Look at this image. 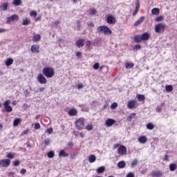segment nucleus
Listing matches in <instances>:
<instances>
[{
    "instance_id": "f257e3e1",
    "label": "nucleus",
    "mask_w": 177,
    "mask_h": 177,
    "mask_svg": "<svg viewBox=\"0 0 177 177\" xmlns=\"http://www.w3.org/2000/svg\"><path fill=\"white\" fill-rule=\"evenodd\" d=\"M97 31L100 34H104V35H111V30L106 26H101L97 28Z\"/></svg>"
},
{
    "instance_id": "f03ea898",
    "label": "nucleus",
    "mask_w": 177,
    "mask_h": 177,
    "mask_svg": "<svg viewBox=\"0 0 177 177\" xmlns=\"http://www.w3.org/2000/svg\"><path fill=\"white\" fill-rule=\"evenodd\" d=\"M43 74L46 78H52L55 75V71L52 68L46 67L43 69Z\"/></svg>"
},
{
    "instance_id": "7ed1b4c3",
    "label": "nucleus",
    "mask_w": 177,
    "mask_h": 177,
    "mask_svg": "<svg viewBox=\"0 0 177 177\" xmlns=\"http://www.w3.org/2000/svg\"><path fill=\"white\" fill-rule=\"evenodd\" d=\"M75 125L77 129L81 131V129H84V127H85V122L84 121V118H80L75 122Z\"/></svg>"
},
{
    "instance_id": "20e7f679",
    "label": "nucleus",
    "mask_w": 177,
    "mask_h": 177,
    "mask_svg": "<svg viewBox=\"0 0 177 177\" xmlns=\"http://www.w3.org/2000/svg\"><path fill=\"white\" fill-rule=\"evenodd\" d=\"M167 28V24L164 23H160L155 26V32L160 33L161 31H164Z\"/></svg>"
},
{
    "instance_id": "39448f33",
    "label": "nucleus",
    "mask_w": 177,
    "mask_h": 177,
    "mask_svg": "<svg viewBox=\"0 0 177 177\" xmlns=\"http://www.w3.org/2000/svg\"><path fill=\"white\" fill-rule=\"evenodd\" d=\"M10 104V100H6L3 103L4 109L6 111H7V113H10L13 111V108H12V106Z\"/></svg>"
},
{
    "instance_id": "423d86ee",
    "label": "nucleus",
    "mask_w": 177,
    "mask_h": 177,
    "mask_svg": "<svg viewBox=\"0 0 177 177\" xmlns=\"http://www.w3.org/2000/svg\"><path fill=\"white\" fill-rule=\"evenodd\" d=\"M128 109H136L138 107V101L136 100H130L127 102Z\"/></svg>"
},
{
    "instance_id": "0eeeda50",
    "label": "nucleus",
    "mask_w": 177,
    "mask_h": 177,
    "mask_svg": "<svg viewBox=\"0 0 177 177\" xmlns=\"http://www.w3.org/2000/svg\"><path fill=\"white\" fill-rule=\"evenodd\" d=\"M118 153L119 156H126L127 154V147L124 145H120L118 149Z\"/></svg>"
},
{
    "instance_id": "6e6552de",
    "label": "nucleus",
    "mask_w": 177,
    "mask_h": 177,
    "mask_svg": "<svg viewBox=\"0 0 177 177\" xmlns=\"http://www.w3.org/2000/svg\"><path fill=\"white\" fill-rule=\"evenodd\" d=\"M19 20V15H13L7 18V24H10L12 21H17Z\"/></svg>"
},
{
    "instance_id": "1a4fd4ad",
    "label": "nucleus",
    "mask_w": 177,
    "mask_h": 177,
    "mask_svg": "<svg viewBox=\"0 0 177 177\" xmlns=\"http://www.w3.org/2000/svg\"><path fill=\"white\" fill-rule=\"evenodd\" d=\"M37 81L38 82H39V84H46L48 82V81L46 80V78L42 74L38 75Z\"/></svg>"
},
{
    "instance_id": "9d476101",
    "label": "nucleus",
    "mask_w": 177,
    "mask_h": 177,
    "mask_svg": "<svg viewBox=\"0 0 177 177\" xmlns=\"http://www.w3.org/2000/svg\"><path fill=\"white\" fill-rule=\"evenodd\" d=\"M0 165L3 167H9L10 165V160L4 159L0 161Z\"/></svg>"
},
{
    "instance_id": "9b49d317",
    "label": "nucleus",
    "mask_w": 177,
    "mask_h": 177,
    "mask_svg": "<svg viewBox=\"0 0 177 177\" xmlns=\"http://www.w3.org/2000/svg\"><path fill=\"white\" fill-rule=\"evenodd\" d=\"M106 21L108 24H115V17L113 15H109L106 17Z\"/></svg>"
},
{
    "instance_id": "f8f14e48",
    "label": "nucleus",
    "mask_w": 177,
    "mask_h": 177,
    "mask_svg": "<svg viewBox=\"0 0 177 177\" xmlns=\"http://www.w3.org/2000/svg\"><path fill=\"white\" fill-rule=\"evenodd\" d=\"M30 50L32 53H39V46L34 44L31 46Z\"/></svg>"
},
{
    "instance_id": "ddd939ff",
    "label": "nucleus",
    "mask_w": 177,
    "mask_h": 177,
    "mask_svg": "<svg viewBox=\"0 0 177 177\" xmlns=\"http://www.w3.org/2000/svg\"><path fill=\"white\" fill-rule=\"evenodd\" d=\"M68 114L71 117H74L78 114V111L77 110V109L73 108L68 111Z\"/></svg>"
},
{
    "instance_id": "4468645a",
    "label": "nucleus",
    "mask_w": 177,
    "mask_h": 177,
    "mask_svg": "<svg viewBox=\"0 0 177 177\" xmlns=\"http://www.w3.org/2000/svg\"><path fill=\"white\" fill-rule=\"evenodd\" d=\"M115 124V120L114 119H107L105 121V124L106 127H113Z\"/></svg>"
},
{
    "instance_id": "2eb2a0df",
    "label": "nucleus",
    "mask_w": 177,
    "mask_h": 177,
    "mask_svg": "<svg viewBox=\"0 0 177 177\" xmlns=\"http://www.w3.org/2000/svg\"><path fill=\"white\" fill-rule=\"evenodd\" d=\"M139 143H141V145H145V143L147 142V138L145 136H140L138 139Z\"/></svg>"
},
{
    "instance_id": "dca6fc26",
    "label": "nucleus",
    "mask_w": 177,
    "mask_h": 177,
    "mask_svg": "<svg viewBox=\"0 0 177 177\" xmlns=\"http://www.w3.org/2000/svg\"><path fill=\"white\" fill-rule=\"evenodd\" d=\"M143 21H145V17H141L134 23V26L138 27V26H140V24H142Z\"/></svg>"
},
{
    "instance_id": "f3484780",
    "label": "nucleus",
    "mask_w": 177,
    "mask_h": 177,
    "mask_svg": "<svg viewBox=\"0 0 177 177\" xmlns=\"http://www.w3.org/2000/svg\"><path fill=\"white\" fill-rule=\"evenodd\" d=\"M84 42L85 40H84V39H80L76 41V46L77 48H82V46H84Z\"/></svg>"
},
{
    "instance_id": "a211bd4d",
    "label": "nucleus",
    "mask_w": 177,
    "mask_h": 177,
    "mask_svg": "<svg viewBox=\"0 0 177 177\" xmlns=\"http://www.w3.org/2000/svg\"><path fill=\"white\" fill-rule=\"evenodd\" d=\"M142 41H147L150 38V34L148 32H145L141 35Z\"/></svg>"
},
{
    "instance_id": "6ab92c4d",
    "label": "nucleus",
    "mask_w": 177,
    "mask_h": 177,
    "mask_svg": "<svg viewBox=\"0 0 177 177\" xmlns=\"http://www.w3.org/2000/svg\"><path fill=\"white\" fill-rule=\"evenodd\" d=\"M152 176L153 177L162 176V172H161L160 171H154L152 172Z\"/></svg>"
},
{
    "instance_id": "aec40b11",
    "label": "nucleus",
    "mask_w": 177,
    "mask_h": 177,
    "mask_svg": "<svg viewBox=\"0 0 177 177\" xmlns=\"http://www.w3.org/2000/svg\"><path fill=\"white\" fill-rule=\"evenodd\" d=\"M8 6H9V3H8V2L3 3L0 6V8L1 9V10H3V12H5L6 10H8Z\"/></svg>"
},
{
    "instance_id": "412c9836",
    "label": "nucleus",
    "mask_w": 177,
    "mask_h": 177,
    "mask_svg": "<svg viewBox=\"0 0 177 177\" xmlns=\"http://www.w3.org/2000/svg\"><path fill=\"white\" fill-rule=\"evenodd\" d=\"M140 8V3H136V9L133 12V16H136L138 15V12H139V8Z\"/></svg>"
},
{
    "instance_id": "4be33fe9",
    "label": "nucleus",
    "mask_w": 177,
    "mask_h": 177,
    "mask_svg": "<svg viewBox=\"0 0 177 177\" xmlns=\"http://www.w3.org/2000/svg\"><path fill=\"white\" fill-rule=\"evenodd\" d=\"M126 166H127V163L124 160H122L118 163V168H120V169L125 168Z\"/></svg>"
},
{
    "instance_id": "5701e85b",
    "label": "nucleus",
    "mask_w": 177,
    "mask_h": 177,
    "mask_svg": "<svg viewBox=\"0 0 177 177\" xmlns=\"http://www.w3.org/2000/svg\"><path fill=\"white\" fill-rule=\"evenodd\" d=\"M134 41L137 42V44H139L142 42V35H136L134 36Z\"/></svg>"
},
{
    "instance_id": "b1692460",
    "label": "nucleus",
    "mask_w": 177,
    "mask_h": 177,
    "mask_svg": "<svg viewBox=\"0 0 177 177\" xmlns=\"http://www.w3.org/2000/svg\"><path fill=\"white\" fill-rule=\"evenodd\" d=\"M95 161H96V156L95 155H91L88 157V162L92 164L93 162H95Z\"/></svg>"
},
{
    "instance_id": "393cba45",
    "label": "nucleus",
    "mask_w": 177,
    "mask_h": 177,
    "mask_svg": "<svg viewBox=\"0 0 177 177\" xmlns=\"http://www.w3.org/2000/svg\"><path fill=\"white\" fill-rule=\"evenodd\" d=\"M12 64H13V58L7 59V60L6 61V66H7V67H9V66H12Z\"/></svg>"
},
{
    "instance_id": "a878e982",
    "label": "nucleus",
    "mask_w": 177,
    "mask_h": 177,
    "mask_svg": "<svg viewBox=\"0 0 177 177\" xmlns=\"http://www.w3.org/2000/svg\"><path fill=\"white\" fill-rule=\"evenodd\" d=\"M32 41L34 42H39V41H41V35H36L33 37Z\"/></svg>"
},
{
    "instance_id": "bb28decb",
    "label": "nucleus",
    "mask_w": 177,
    "mask_h": 177,
    "mask_svg": "<svg viewBox=\"0 0 177 177\" xmlns=\"http://www.w3.org/2000/svg\"><path fill=\"white\" fill-rule=\"evenodd\" d=\"M59 157H68V154L64 151V150H62L59 154Z\"/></svg>"
},
{
    "instance_id": "cd10ccee",
    "label": "nucleus",
    "mask_w": 177,
    "mask_h": 177,
    "mask_svg": "<svg viewBox=\"0 0 177 177\" xmlns=\"http://www.w3.org/2000/svg\"><path fill=\"white\" fill-rule=\"evenodd\" d=\"M31 23V21L28 18H26L23 20L22 25L23 26H28Z\"/></svg>"
},
{
    "instance_id": "c85d7f7f",
    "label": "nucleus",
    "mask_w": 177,
    "mask_h": 177,
    "mask_svg": "<svg viewBox=\"0 0 177 177\" xmlns=\"http://www.w3.org/2000/svg\"><path fill=\"white\" fill-rule=\"evenodd\" d=\"M151 13L152 15H160V9L157 8H153L151 10Z\"/></svg>"
},
{
    "instance_id": "c756f323",
    "label": "nucleus",
    "mask_w": 177,
    "mask_h": 177,
    "mask_svg": "<svg viewBox=\"0 0 177 177\" xmlns=\"http://www.w3.org/2000/svg\"><path fill=\"white\" fill-rule=\"evenodd\" d=\"M106 169L104 166L100 167L97 169V174H103V171Z\"/></svg>"
},
{
    "instance_id": "7c9ffc66",
    "label": "nucleus",
    "mask_w": 177,
    "mask_h": 177,
    "mask_svg": "<svg viewBox=\"0 0 177 177\" xmlns=\"http://www.w3.org/2000/svg\"><path fill=\"white\" fill-rule=\"evenodd\" d=\"M21 122V119H20V118L15 119L14 122H13V126L17 127V125H19V124H20Z\"/></svg>"
},
{
    "instance_id": "2f4dec72",
    "label": "nucleus",
    "mask_w": 177,
    "mask_h": 177,
    "mask_svg": "<svg viewBox=\"0 0 177 177\" xmlns=\"http://www.w3.org/2000/svg\"><path fill=\"white\" fill-rule=\"evenodd\" d=\"M147 129H149V131H153L154 129V124L153 123H148L147 124Z\"/></svg>"
},
{
    "instance_id": "473e14b6",
    "label": "nucleus",
    "mask_w": 177,
    "mask_h": 177,
    "mask_svg": "<svg viewBox=\"0 0 177 177\" xmlns=\"http://www.w3.org/2000/svg\"><path fill=\"white\" fill-rule=\"evenodd\" d=\"M137 97L138 99V102H143L145 101V99H146L144 95H140V94H138L137 95Z\"/></svg>"
},
{
    "instance_id": "72a5a7b5",
    "label": "nucleus",
    "mask_w": 177,
    "mask_h": 177,
    "mask_svg": "<svg viewBox=\"0 0 177 177\" xmlns=\"http://www.w3.org/2000/svg\"><path fill=\"white\" fill-rule=\"evenodd\" d=\"M135 115H136V113H131L129 115V117L127 118V120L129 122L132 121V120H133V118H135Z\"/></svg>"
},
{
    "instance_id": "f704fd0d",
    "label": "nucleus",
    "mask_w": 177,
    "mask_h": 177,
    "mask_svg": "<svg viewBox=\"0 0 177 177\" xmlns=\"http://www.w3.org/2000/svg\"><path fill=\"white\" fill-rule=\"evenodd\" d=\"M12 3L15 6H20L21 5V0H14Z\"/></svg>"
},
{
    "instance_id": "c9c22d12",
    "label": "nucleus",
    "mask_w": 177,
    "mask_h": 177,
    "mask_svg": "<svg viewBox=\"0 0 177 177\" xmlns=\"http://www.w3.org/2000/svg\"><path fill=\"white\" fill-rule=\"evenodd\" d=\"M169 169L171 171H175V169H176V164L175 163H172L169 165Z\"/></svg>"
},
{
    "instance_id": "e433bc0d",
    "label": "nucleus",
    "mask_w": 177,
    "mask_h": 177,
    "mask_svg": "<svg viewBox=\"0 0 177 177\" xmlns=\"http://www.w3.org/2000/svg\"><path fill=\"white\" fill-rule=\"evenodd\" d=\"M47 157L48 158H53L55 157V152L53 151H50L47 153Z\"/></svg>"
},
{
    "instance_id": "4c0bfd02",
    "label": "nucleus",
    "mask_w": 177,
    "mask_h": 177,
    "mask_svg": "<svg viewBox=\"0 0 177 177\" xmlns=\"http://www.w3.org/2000/svg\"><path fill=\"white\" fill-rule=\"evenodd\" d=\"M173 89L174 87H172L171 85H167L165 86L166 92H172Z\"/></svg>"
},
{
    "instance_id": "58836bf2",
    "label": "nucleus",
    "mask_w": 177,
    "mask_h": 177,
    "mask_svg": "<svg viewBox=\"0 0 177 177\" xmlns=\"http://www.w3.org/2000/svg\"><path fill=\"white\" fill-rule=\"evenodd\" d=\"M37 15H38V13H37V11L35 10H32L30 12V16L31 17H37Z\"/></svg>"
},
{
    "instance_id": "ea45409f",
    "label": "nucleus",
    "mask_w": 177,
    "mask_h": 177,
    "mask_svg": "<svg viewBox=\"0 0 177 177\" xmlns=\"http://www.w3.org/2000/svg\"><path fill=\"white\" fill-rule=\"evenodd\" d=\"M138 165V159H134L131 162V168H135Z\"/></svg>"
},
{
    "instance_id": "a19ab883",
    "label": "nucleus",
    "mask_w": 177,
    "mask_h": 177,
    "mask_svg": "<svg viewBox=\"0 0 177 177\" xmlns=\"http://www.w3.org/2000/svg\"><path fill=\"white\" fill-rule=\"evenodd\" d=\"M125 67L126 68H132L133 67V63H126Z\"/></svg>"
},
{
    "instance_id": "79ce46f5",
    "label": "nucleus",
    "mask_w": 177,
    "mask_h": 177,
    "mask_svg": "<svg viewBox=\"0 0 177 177\" xmlns=\"http://www.w3.org/2000/svg\"><path fill=\"white\" fill-rule=\"evenodd\" d=\"M7 158H10L11 160H12V158H15V153H12V152L8 153L7 154Z\"/></svg>"
},
{
    "instance_id": "37998d69",
    "label": "nucleus",
    "mask_w": 177,
    "mask_h": 177,
    "mask_svg": "<svg viewBox=\"0 0 177 177\" xmlns=\"http://www.w3.org/2000/svg\"><path fill=\"white\" fill-rule=\"evenodd\" d=\"M116 107H118V104H117V102H113L111 105V110H115V109Z\"/></svg>"
},
{
    "instance_id": "c03bdc74",
    "label": "nucleus",
    "mask_w": 177,
    "mask_h": 177,
    "mask_svg": "<svg viewBox=\"0 0 177 177\" xmlns=\"http://www.w3.org/2000/svg\"><path fill=\"white\" fill-rule=\"evenodd\" d=\"M100 66V64H99V62L95 63L93 66V68L94 70H98L99 67Z\"/></svg>"
},
{
    "instance_id": "a18cd8bd",
    "label": "nucleus",
    "mask_w": 177,
    "mask_h": 177,
    "mask_svg": "<svg viewBox=\"0 0 177 177\" xmlns=\"http://www.w3.org/2000/svg\"><path fill=\"white\" fill-rule=\"evenodd\" d=\"M44 145L46 146H49V145H50V139L49 138H46L44 140Z\"/></svg>"
},
{
    "instance_id": "49530a36",
    "label": "nucleus",
    "mask_w": 177,
    "mask_h": 177,
    "mask_svg": "<svg viewBox=\"0 0 177 177\" xmlns=\"http://www.w3.org/2000/svg\"><path fill=\"white\" fill-rule=\"evenodd\" d=\"M86 131H92L93 129V125L88 124L86 127Z\"/></svg>"
},
{
    "instance_id": "de8ad7c7",
    "label": "nucleus",
    "mask_w": 177,
    "mask_h": 177,
    "mask_svg": "<svg viewBox=\"0 0 177 177\" xmlns=\"http://www.w3.org/2000/svg\"><path fill=\"white\" fill-rule=\"evenodd\" d=\"M89 14L91 15H96V10H95V8H91L90 10Z\"/></svg>"
},
{
    "instance_id": "09e8293b",
    "label": "nucleus",
    "mask_w": 177,
    "mask_h": 177,
    "mask_svg": "<svg viewBox=\"0 0 177 177\" xmlns=\"http://www.w3.org/2000/svg\"><path fill=\"white\" fill-rule=\"evenodd\" d=\"M163 19H164V17L162 16L157 17L156 18V21H162Z\"/></svg>"
},
{
    "instance_id": "8fccbe9b",
    "label": "nucleus",
    "mask_w": 177,
    "mask_h": 177,
    "mask_svg": "<svg viewBox=\"0 0 177 177\" xmlns=\"http://www.w3.org/2000/svg\"><path fill=\"white\" fill-rule=\"evenodd\" d=\"M46 132H47V133H48V135H50V133H53V129H52V128L47 129Z\"/></svg>"
},
{
    "instance_id": "3c124183",
    "label": "nucleus",
    "mask_w": 177,
    "mask_h": 177,
    "mask_svg": "<svg viewBox=\"0 0 177 177\" xmlns=\"http://www.w3.org/2000/svg\"><path fill=\"white\" fill-rule=\"evenodd\" d=\"M34 128L35 129H39V128H41V124H39V123H35Z\"/></svg>"
},
{
    "instance_id": "603ef678",
    "label": "nucleus",
    "mask_w": 177,
    "mask_h": 177,
    "mask_svg": "<svg viewBox=\"0 0 177 177\" xmlns=\"http://www.w3.org/2000/svg\"><path fill=\"white\" fill-rule=\"evenodd\" d=\"M126 177H135V174H133V172H129L127 174Z\"/></svg>"
},
{
    "instance_id": "864d4df0",
    "label": "nucleus",
    "mask_w": 177,
    "mask_h": 177,
    "mask_svg": "<svg viewBox=\"0 0 177 177\" xmlns=\"http://www.w3.org/2000/svg\"><path fill=\"white\" fill-rule=\"evenodd\" d=\"M26 172H27V170H26V169H21V171H20V174H21V175H24V174H26Z\"/></svg>"
},
{
    "instance_id": "5fc2aeb1",
    "label": "nucleus",
    "mask_w": 177,
    "mask_h": 177,
    "mask_svg": "<svg viewBox=\"0 0 177 177\" xmlns=\"http://www.w3.org/2000/svg\"><path fill=\"white\" fill-rule=\"evenodd\" d=\"M24 93L26 97L30 95V91L28 90H26Z\"/></svg>"
},
{
    "instance_id": "6e6d98bb",
    "label": "nucleus",
    "mask_w": 177,
    "mask_h": 177,
    "mask_svg": "<svg viewBox=\"0 0 177 177\" xmlns=\"http://www.w3.org/2000/svg\"><path fill=\"white\" fill-rule=\"evenodd\" d=\"M17 165H20V161L19 160L14 162V167H17Z\"/></svg>"
},
{
    "instance_id": "4d7b16f0",
    "label": "nucleus",
    "mask_w": 177,
    "mask_h": 177,
    "mask_svg": "<svg viewBox=\"0 0 177 177\" xmlns=\"http://www.w3.org/2000/svg\"><path fill=\"white\" fill-rule=\"evenodd\" d=\"M76 56L77 57H81V56H82V53L78 51L76 53Z\"/></svg>"
},
{
    "instance_id": "13d9d810",
    "label": "nucleus",
    "mask_w": 177,
    "mask_h": 177,
    "mask_svg": "<svg viewBox=\"0 0 177 177\" xmlns=\"http://www.w3.org/2000/svg\"><path fill=\"white\" fill-rule=\"evenodd\" d=\"M140 48H141L140 44H137L135 46V49L136 50H138V49H140Z\"/></svg>"
},
{
    "instance_id": "bf43d9fd",
    "label": "nucleus",
    "mask_w": 177,
    "mask_h": 177,
    "mask_svg": "<svg viewBox=\"0 0 177 177\" xmlns=\"http://www.w3.org/2000/svg\"><path fill=\"white\" fill-rule=\"evenodd\" d=\"M44 89H45V88L41 87V88H39L37 91V92H42V91H44Z\"/></svg>"
},
{
    "instance_id": "052dcab7",
    "label": "nucleus",
    "mask_w": 177,
    "mask_h": 177,
    "mask_svg": "<svg viewBox=\"0 0 177 177\" xmlns=\"http://www.w3.org/2000/svg\"><path fill=\"white\" fill-rule=\"evenodd\" d=\"M6 29L5 28H0V34H2L3 32H6Z\"/></svg>"
},
{
    "instance_id": "680f3d73",
    "label": "nucleus",
    "mask_w": 177,
    "mask_h": 177,
    "mask_svg": "<svg viewBox=\"0 0 177 177\" xmlns=\"http://www.w3.org/2000/svg\"><path fill=\"white\" fill-rule=\"evenodd\" d=\"M83 87H84V86L82 84H81L77 85L78 89H82V88H83Z\"/></svg>"
},
{
    "instance_id": "e2e57ef3",
    "label": "nucleus",
    "mask_w": 177,
    "mask_h": 177,
    "mask_svg": "<svg viewBox=\"0 0 177 177\" xmlns=\"http://www.w3.org/2000/svg\"><path fill=\"white\" fill-rule=\"evenodd\" d=\"M88 26L89 27H94L95 25L93 24V23L90 22V23L88 24Z\"/></svg>"
},
{
    "instance_id": "0e129e2a",
    "label": "nucleus",
    "mask_w": 177,
    "mask_h": 177,
    "mask_svg": "<svg viewBox=\"0 0 177 177\" xmlns=\"http://www.w3.org/2000/svg\"><path fill=\"white\" fill-rule=\"evenodd\" d=\"M165 161H169V160L168 159V155H165V158H164Z\"/></svg>"
},
{
    "instance_id": "69168bd1",
    "label": "nucleus",
    "mask_w": 177,
    "mask_h": 177,
    "mask_svg": "<svg viewBox=\"0 0 177 177\" xmlns=\"http://www.w3.org/2000/svg\"><path fill=\"white\" fill-rule=\"evenodd\" d=\"M86 46H91V41H87L86 42Z\"/></svg>"
},
{
    "instance_id": "338daca9",
    "label": "nucleus",
    "mask_w": 177,
    "mask_h": 177,
    "mask_svg": "<svg viewBox=\"0 0 177 177\" xmlns=\"http://www.w3.org/2000/svg\"><path fill=\"white\" fill-rule=\"evenodd\" d=\"M22 133H23V135H27L28 133V130L24 131V132Z\"/></svg>"
},
{
    "instance_id": "774afa93",
    "label": "nucleus",
    "mask_w": 177,
    "mask_h": 177,
    "mask_svg": "<svg viewBox=\"0 0 177 177\" xmlns=\"http://www.w3.org/2000/svg\"><path fill=\"white\" fill-rule=\"evenodd\" d=\"M54 24H55V26H59V24H60V21H56L54 23Z\"/></svg>"
}]
</instances>
